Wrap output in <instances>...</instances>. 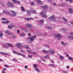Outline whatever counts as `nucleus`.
I'll return each instance as SVG.
<instances>
[{"label": "nucleus", "instance_id": "1", "mask_svg": "<svg viewBox=\"0 0 73 73\" xmlns=\"http://www.w3.org/2000/svg\"><path fill=\"white\" fill-rule=\"evenodd\" d=\"M7 5L9 8H13L15 7V5L13 3H11L10 2H8L7 3Z\"/></svg>", "mask_w": 73, "mask_h": 73}, {"label": "nucleus", "instance_id": "2", "mask_svg": "<svg viewBox=\"0 0 73 73\" xmlns=\"http://www.w3.org/2000/svg\"><path fill=\"white\" fill-rule=\"evenodd\" d=\"M11 12L9 13V14L11 16V17H15L16 16V13L15 11L11 10L10 11Z\"/></svg>", "mask_w": 73, "mask_h": 73}, {"label": "nucleus", "instance_id": "3", "mask_svg": "<svg viewBox=\"0 0 73 73\" xmlns=\"http://www.w3.org/2000/svg\"><path fill=\"white\" fill-rule=\"evenodd\" d=\"M40 15H42V16L43 17H44L45 18H46V12L44 11H42L40 13Z\"/></svg>", "mask_w": 73, "mask_h": 73}, {"label": "nucleus", "instance_id": "4", "mask_svg": "<svg viewBox=\"0 0 73 73\" xmlns=\"http://www.w3.org/2000/svg\"><path fill=\"white\" fill-rule=\"evenodd\" d=\"M54 35L55 36V37H57L58 40H60L61 39V37H62V36L60 34H56V33H54Z\"/></svg>", "mask_w": 73, "mask_h": 73}, {"label": "nucleus", "instance_id": "5", "mask_svg": "<svg viewBox=\"0 0 73 73\" xmlns=\"http://www.w3.org/2000/svg\"><path fill=\"white\" fill-rule=\"evenodd\" d=\"M21 45V44L20 43H17L16 45V46H17L18 48L21 49L23 48V47Z\"/></svg>", "mask_w": 73, "mask_h": 73}, {"label": "nucleus", "instance_id": "6", "mask_svg": "<svg viewBox=\"0 0 73 73\" xmlns=\"http://www.w3.org/2000/svg\"><path fill=\"white\" fill-rule=\"evenodd\" d=\"M0 54H2L3 56L4 55H6V56H10L11 54H8L7 53L3 52H0Z\"/></svg>", "mask_w": 73, "mask_h": 73}, {"label": "nucleus", "instance_id": "7", "mask_svg": "<svg viewBox=\"0 0 73 73\" xmlns=\"http://www.w3.org/2000/svg\"><path fill=\"white\" fill-rule=\"evenodd\" d=\"M20 28L21 29L23 30V31L25 32H29L28 30L27 29L23 28L22 27H20Z\"/></svg>", "mask_w": 73, "mask_h": 73}, {"label": "nucleus", "instance_id": "8", "mask_svg": "<svg viewBox=\"0 0 73 73\" xmlns=\"http://www.w3.org/2000/svg\"><path fill=\"white\" fill-rule=\"evenodd\" d=\"M3 13H4L5 14H7V15H9V12L7 10H5L4 11H3L2 12Z\"/></svg>", "mask_w": 73, "mask_h": 73}, {"label": "nucleus", "instance_id": "9", "mask_svg": "<svg viewBox=\"0 0 73 73\" xmlns=\"http://www.w3.org/2000/svg\"><path fill=\"white\" fill-rule=\"evenodd\" d=\"M49 52L51 54H54V51L52 49H50L49 50Z\"/></svg>", "mask_w": 73, "mask_h": 73}, {"label": "nucleus", "instance_id": "10", "mask_svg": "<svg viewBox=\"0 0 73 73\" xmlns=\"http://www.w3.org/2000/svg\"><path fill=\"white\" fill-rule=\"evenodd\" d=\"M31 15V11L28 10L27 11V15L28 16H30Z\"/></svg>", "mask_w": 73, "mask_h": 73}, {"label": "nucleus", "instance_id": "11", "mask_svg": "<svg viewBox=\"0 0 73 73\" xmlns=\"http://www.w3.org/2000/svg\"><path fill=\"white\" fill-rule=\"evenodd\" d=\"M36 35H38L39 36H41L42 35V33H40L39 32H36Z\"/></svg>", "mask_w": 73, "mask_h": 73}, {"label": "nucleus", "instance_id": "12", "mask_svg": "<svg viewBox=\"0 0 73 73\" xmlns=\"http://www.w3.org/2000/svg\"><path fill=\"white\" fill-rule=\"evenodd\" d=\"M17 54V55H18L19 56H23V57H25V55H24V54H23L21 53H20L18 52Z\"/></svg>", "mask_w": 73, "mask_h": 73}, {"label": "nucleus", "instance_id": "13", "mask_svg": "<svg viewBox=\"0 0 73 73\" xmlns=\"http://www.w3.org/2000/svg\"><path fill=\"white\" fill-rule=\"evenodd\" d=\"M39 23L41 24H43L44 23V19H41L39 21Z\"/></svg>", "mask_w": 73, "mask_h": 73}, {"label": "nucleus", "instance_id": "14", "mask_svg": "<svg viewBox=\"0 0 73 73\" xmlns=\"http://www.w3.org/2000/svg\"><path fill=\"white\" fill-rule=\"evenodd\" d=\"M41 8H43L44 9H45L46 8H48V6L46 5H44V6H42L41 7Z\"/></svg>", "mask_w": 73, "mask_h": 73}, {"label": "nucleus", "instance_id": "15", "mask_svg": "<svg viewBox=\"0 0 73 73\" xmlns=\"http://www.w3.org/2000/svg\"><path fill=\"white\" fill-rule=\"evenodd\" d=\"M3 46L4 47H5V48H8L9 47V46H8V45H7V44H4Z\"/></svg>", "mask_w": 73, "mask_h": 73}, {"label": "nucleus", "instance_id": "16", "mask_svg": "<svg viewBox=\"0 0 73 73\" xmlns=\"http://www.w3.org/2000/svg\"><path fill=\"white\" fill-rule=\"evenodd\" d=\"M26 27L31 28V27H32V25L28 23L26 25Z\"/></svg>", "mask_w": 73, "mask_h": 73}, {"label": "nucleus", "instance_id": "17", "mask_svg": "<svg viewBox=\"0 0 73 73\" xmlns=\"http://www.w3.org/2000/svg\"><path fill=\"white\" fill-rule=\"evenodd\" d=\"M69 11L70 12V13H72L73 12V9H72V8H70L69 9Z\"/></svg>", "mask_w": 73, "mask_h": 73}, {"label": "nucleus", "instance_id": "18", "mask_svg": "<svg viewBox=\"0 0 73 73\" xmlns=\"http://www.w3.org/2000/svg\"><path fill=\"white\" fill-rule=\"evenodd\" d=\"M25 36V33H24L20 35V36L21 37H24Z\"/></svg>", "mask_w": 73, "mask_h": 73}, {"label": "nucleus", "instance_id": "19", "mask_svg": "<svg viewBox=\"0 0 73 73\" xmlns=\"http://www.w3.org/2000/svg\"><path fill=\"white\" fill-rule=\"evenodd\" d=\"M68 38L69 39H70V40H73V36H68Z\"/></svg>", "mask_w": 73, "mask_h": 73}, {"label": "nucleus", "instance_id": "20", "mask_svg": "<svg viewBox=\"0 0 73 73\" xmlns=\"http://www.w3.org/2000/svg\"><path fill=\"white\" fill-rule=\"evenodd\" d=\"M61 31H63L64 32H66L67 31V29L66 28H62L61 29Z\"/></svg>", "mask_w": 73, "mask_h": 73}, {"label": "nucleus", "instance_id": "21", "mask_svg": "<svg viewBox=\"0 0 73 73\" xmlns=\"http://www.w3.org/2000/svg\"><path fill=\"white\" fill-rule=\"evenodd\" d=\"M35 70L37 72H38V73H40V72H41V71L38 69V68H36Z\"/></svg>", "mask_w": 73, "mask_h": 73}, {"label": "nucleus", "instance_id": "22", "mask_svg": "<svg viewBox=\"0 0 73 73\" xmlns=\"http://www.w3.org/2000/svg\"><path fill=\"white\" fill-rule=\"evenodd\" d=\"M61 44L62 45H64V46H65L66 45H67V44L65 42H64L63 41H62L61 42Z\"/></svg>", "mask_w": 73, "mask_h": 73}, {"label": "nucleus", "instance_id": "23", "mask_svg": "<svg viewBox=\"0 0 73 73\" xmlns=\"http://www.w3.org/2000/svg\"><path fill=\"white\" fill-rule=\"evenodd\" d=\"M31 19V18H25V20L26 21H30Z\"/></svg>", "mask_w": 73, "mask_h": 73}, {"label": "nucleus", "instance_id": "24", "mask_svg": "<svg viewBox=\"0 0 73 73\" xmlns=\"http://www.w3.org/2000/svg\"><path fill=\"white\" fill-rule=\"evenodd\" d=\"M31 12H32L33 13L36 14V13H36V11L35 10H31Z\"/></svg>", "mask_w": 73, "mask_h": 73}, {"label": "nucleus", "instance_id": "25", "mask_svg": "<svg viewBox=\"0 0 73 73\" xmlns=\"http://www.w3.org/2000/svg\"><path fill=\"white\" fill-rule=\"evenodd\" d=\"M13 27V25H11V26L10 25H9L8 26V28H9V29H12Z\"/></svg>", "mask_w": 73, "mask_h": 73}, {"label": "nucleus", "instance_id": "26", "mask_svg": "<svg viewBox=\"0 0 73 73\" xmlns=\"http://www.w3.org/2000/svg\"><path fill=\"white\" fill-rule=\"evenodd\" d=\"M59 5L60 7H64L65 5L64 3H61Z\"/></svg>", "mask_w": 73, "mask_h": 73}, {"label": "nucleus", "instance_id": "27", "mask_svg": "<svg viewBox=\"0 0 73 73\" xmlns=\"http://www.w3.org/2000/svg\"><path fill=\"white\" fill-rule=\"evenodd\" d=\"M12 36L11 37V38H15V34L13 33L12 34Z\"/></svg>", "mask_w": 73, "mask_h": 73}, {"label": "nucleus", "instance_id": "28", "mask_svg": "<svg viewBox=\"0 0 73 73\" xmlns=\"http://www.w3.org/2000/svg\"><path fill=\"white\" fill-rule=\"evenodd\" d=\"M45 27L46 28H47V29H52V28L50 27H49L48 26H45Z\"/></svg>", "mask_w": 73, "mask_h": 73}, {"label": "nucleus", "instance_id": "29", "mask_svg": "<svg viewBox=\"0 0 73 73\" xmlns=\"http://www.w3.org/2000/svg\"><path fill=\"white\" fill-rule=\"evenodd\" d=\"M7 44L9 46H10L11 47H13V45L10 43H8Z\"/></svg>", "mask_w": 73, "mask_h": 73}, {"label": "nucleus", "instance_id": "30", "mask_svg": "<svg viewBox=\"0 0 73 73\" xmlns=\"http://www.w3.org/2000/svg\"><path fill=\"white\" fill-rule=\"evenodd\" d=\"M50 17L52 19H53L54 17H55V16L54 15H52L51 16H50Z\"/></svg>", "mask_w": 73, "mask_h": 73}, {"label": "nucleus", "instance_id": "31", "mask_svg": "<svg viewBox=\"0 0 73 73\" xmlns=\"http://www.w3.org/2000/svg\"><path fill=\"white\" fill-rule=\"evenodd\" d=\"M25 48H26V49H30V48L29 47V46H24Z\"/></svg>", "mask_w": 73, "mask_h": 73}, {"label": "nucleus", "instance_id": "32", "mask_svg": "<svg viewBox=\"0 0 73 73\" xmlns=\"http://www.w3.org/2000/svg\"><path fill=\"white\" fill-rule=\"evenodd\" d=\"M21 10H22V11L24 12V11H25V9H24V7H21Z\"/></svg>", "mask_w": 73, "mask_h": 73}, {"label": "nucleus", "instance_id": "33", "mask_svg": "<svg viewBox=\"0 0 73 73\" xmlns=\"http://www.w3.org/2000/svg\"><path fill=\"white\" fill-rule=\"evenodd\" d=\"M0 4L1 5H4V3L3 1H0Z\"/></svg>", "mask_w": 73, "mask_h": 73}, {"label": "nucleus", "instance_id": "34", "mask_svg": "<svg viewBox=\"0 0 73 73\" xmlns=\"http://www.w3.org/2000/svg\"><path fill=\"white\" fill-rule=\"evenodd\" d=\"M43 52H44V53H48V51H46V50H43Z\"/></svg>", "mask_w": 73, "mask_h": 73}, {"label": "nucleus", "instance_id": "35", "mask_svg": "<svg viewBox=\"0 0 73 73\" xmlns=\"http://www.w3.org/2000/svg\"><path fill=\"white\" fill-rule=\"evenodd\" d=\"M49 66H51V67L54 66L55 65L53 64H49Z\"/></svg>", "mask_w": 73, "mask_h": 73}, {"label": "nucleus", "instance_id": "36", "mask_svg": "<svg viewBox=\"0 0 73 73\" xmlns=\"http://www.w3.org/2000/svg\"><path fill=\"white\" fill-rule=\"evenodd\" d=\"M48 2H49L50 3H52V1L53 0H47Z\"/></svg>", "mask_w": 73, "mask_h": 73}, {"label": "nucleus", "instance_id": "37", "mask_svg": "<svg viewBox=\"0 0 73 73\" xmlns=\"http://www.w3.org/2000/svg\"><path fill=\"white\" fill-rule=\"evenodd\" d=\"M27 52H28V53H32V52H31V51L30 50H27Z\"/></svg>", "mask_w": 73, "mask_h": 73}, {"label": "nucleus", "instance_id": "38", "mask_svg": "<svg viewBox=\"0 0 73 73\" xmlns=\"http://www.w3.org/2000/svg\"><path fill=\"white\" fill-rule=\"evenodd\" d=\"M62 19L63 20H64V21H67V19H66V18H65L64 17L62 18Z\"/></svg>", "mask_w": 73, "mask_h": 73}, {"label": "nucleus", "instance_id": "39", "mask_svg": "<svg viewBox=\"0 0 73 73\" xmlns=\"http://www.w3.org/2000/svg\"><path fill=\"white\" fill-rule=\"evenodd\" d=\"M17 1L16 0H13L12 1V2L13 3H15V4H16V3Z\"/></svg>", "mask_w": 73, "mask_h": 73}, {"label": "nucleus", "instance_id": "40", "mask_svg": "<svg viewBox=\"0 0 73 73\" xmlns=\"http://www.w3.org/2000/svg\"><path fill=\"white\" fill-rule=\"evenodd\" d=\"M44 46H46V47H47V48H49V45L46 44H44Z\"/></svg>", "mask_w": 73, "mask_h": 73}, {"label": "nucleus", "instance_id": "41", "mask_svg": "<svg viewBox=\"0 0 73 73\" xmlns=\"http://www.w3.org/2000/svg\"><path fill=\"white\" fill-rule=\"evenodd\" d=\"M69 59L70 60H73V58L70 56H69L68 57Z\"/></svg>", "mask_w": 73, "mask_h": 73}, {"label": "nucleus", "instance_id": "42", "mask_svg": "<svg viewBox=\"0 0 73 73\" xmlns=\"http://www.w3.org/2000/svg\"><path fill=\"white\" fill-rule=\"evenodd\" d=\"M13 53H14L15 54H17V52H16V51L15 50H13Z\"/></svg>", "mask_w": 73, "mask_h": 73}, {"label": "nucleus", "instance_id": "43", "mask_svg": "<svg viewBox=\"0 0 73 73\" xmlns=\"http://www.w3.org/2000/svg\"><path fill=\"white\" fill-rule=\"evenodd\" d=\"M31 5H35V2H32L31 3Z\"/></svg>", "mask_w": 73, "mask_h": 73}, {"label": "nucleus", "instance_id": "44", "mask_svg": "<svg viewBox=\"0 0 73 73\" xmlns=\"http://www.w3.org/2000/svg\"><path fill=\"white\" fill-rule=\"evenodd\" d=\"M3 33L0 34V37L1 38H2V37H3Z\"/></svg>", "mask_w": 73, "mask_h": 73}, {"label": "nucleus", "instance_id": "45", "mask_svg": "<svg viewBox=\"0 0 73 73\" xmlns=\"http://www.w3.org/2000/svg\"><path fill=\"white\" fill-rule=\"evenodd\" d=\"M13 33H9H9H8V35H12L13 34Z\"/></svg>", "mask_w": 73, "mask_h": 73}, {"label": "nucleus", "instance_id": "46", "mask_svg": "<svg viewBox=\"0 0 73 73\" xmlns=\"http://www.w3.org/2000/svg\"><path fill=\"white\" fill-rule=\"evenodd\" d=\"M68 1L70 3H73V0H68Z\"/></svg>", "mask_w": 73, "mask_h": 73}, {"label": "nucleus", "instance_id": "47", "mask_svg": "<svg viewBox=\"0 0 73 73\" xmlns=\"http://www.w3.org/2000/svg\"><path fill=\"white\" fill-rule=\"evenodd\" d=\"M48 19H49V20L50 21H52L53 20L52 18H50H50H48Z\"/></svg>", "mask_w": 73, "mask_h": 73}, {"label": "nucleus", "instance_id": "48", "mask_svg": "<svg viewBox=\"0 0 73 73\" xmlns=\"http://www.w3.org/2000/svg\"><path fill=\"white\" fill-rule=\"evenodd\" d=\"M5 33H8L9 32V31H8V30H6V31H5Z\"/></svg>", "mask_w": 73, "mask_h": 73}, {"label": "nucleus", "instance_id": "49", "mask_svg": "<svg viewBox=\"0 0 73 73\" xmlns=\"http://www.w3.org/2000/svg\"><path fill=\"white\" fill-rule=\"evenodd\" d=\"M30 40L31 41H33L34 40V38H30Z\"/></svg>", "mask_w": 73, "mask_h": 73}, {"label": "nucleus", "instance_id": "50", "mask_svg": "<svg viewBox=\"0 0 73 73\" xmlns=\"http://www.w3.org/2000/svg\"><path fill=\"white\" fill-rule=\"evenodd\" d=\"M57 5V4L56 3H55V2L53 3V5Z\"/></svg>", "mask_w": 73, "mask_h": 73}, {"label": "nucleus", "instance_id": "51", "mask_svg": "<svg viewBox=\"0 0 73 73\" xmlns=\"http://www.w3.org/2000/svg\"><path fill=\"white\" fill-rule=\"evenodd\" d=\"M16 3H17V4H20V1H17Z\"/></svg>", "mask_w": 73, "mask_h": 73}, {"label": "nucleus", "instance_id": "52", "mask_svg": "<svg viewBox=\"0 0 73 73\" xmlns=\"http://www.w3.org/2000/svg\"><path fill=\"white\" fill-rule=\"evenodd\" d=\"M44 58H49V56L46 55L44 57Z\"/></svg>", "mask_w": 73, "mask_h": 73}, {"label": "nucleus", "instance_id": "53", "mask_svg": "<svg viewBox=\"0 0 73 73\" xmlns=\"http://www.w3.org/2000/svg\"><path fill=\"white\" fill-rule=\"evenodd\" d=\"M13 61H16V62H17V60H16V59L15 58H13Z\"/></svg>", "mask_w": 73, "mask_h": 73}, {"label": "nucleus", "instance_id": "54", "mask_svg": "<svg viewBox=\"0 0 73 73\" xmlns=\"http://www.w3.org/2000/svg\"><path fill=\"white\" fill-rule=\"evenodd\" d=\"M4 65L6 68H9V66H8L7 65H5V64H4Z\"/></svg>", "mask_w": 73, "mask_h": 73}, {"label": "nucleus", "instance_id": "55", "mask_svg": "<svg viewBox=\"0 0 73 73\" xmlns=\"http://www.w3.org/2000/svg\"><path fill=\"white\" fill-rule=\"evenodd\" d=\"M70 35H73V32H71L70 33Z\"/></svg>", "mask_w": 73, "mask_h": 73}, {"label": "nucleus", "instance_id": "56", "mask_svg": "<svg viewBox=\"0 0 73 73\" xmlns=\"http://www.w3.org/2000/svg\"><path fill=\"white\" fill-rule=\"evenodd\" d=\"M57 20H56V19L55 18H54L53 19V21H55V22H56V21Z\"/></svg>", "mask_w": 73, "mask_h": 73}, {"label": "nucleus", "instance_id": "57", "mask_svg": "<svg viewBox=\"0 0 73 73\" xmlns=\"http://www.w3.org/2000/svg\"><path fill=\"white\" fill-rule=\"evenodd\" d=\"M10 23V21H7L6 22V24H8V23Z\"/></svg>", "mask_w": 73, "mask_h": 73}, {"label": "nucleus", "instance_id": "58", "mask_svg": "<svg viewBox=\"0 0 73 73\" xmlns=\"http://www.w3.org/2000/svg\"><path fill=\"white\" fill-rule=\"evenodd\" d=\"M28 36H31V33H28Z\"/></svg>", "mask_w": 73, "mask_h": 73}, {"label": "nucleus", "instance_id": "59", "mask_svg": "<svg viewBox=\"0 0 73 73\" xmlns=\"http://www.w3.org/2000/svg\"><path fill=\"white\" fill-rule=\"evenodd\" d=\"M66 68L68 69H69V66H67L66 67Z\"/></svg>", "mask_w": 73, "mask_h": 73}, {"label": "nucleus", "instance_id": "60", "mask_svg": "<svg viewBox=\"0 0 73 73\" xmlns=\"http://www.w3.org/2000/svg\"><path fill=\"white\" fill-rule=\"evenodd\" d=\"M33 67L34 68H36V67H37V66H36V64H33Z\"/></svg>", "mask_w": 73, "mask_h": 73}, {"label": "nucleus", "instance_id": "61", "mask_svg": "<svg viewBox=\"0 0 73 73\" xmlns=\"http://www.w3.org/2000/svg\"><path fill=\"white\" fill-rule=\"evenodd\" d=\"M60 57L61 58V59H63V56H60Z\"/></svg>", "mask_w": 73, "mask_h": 73}, {"label": "nucleus", "instance_id": "62", "mask_svg": "<svg viewBox=\"0 0 73 73\" xmlns=\"http://www.w3.org/2000/svg\"><path fill=\"white\" fill-rule=\"evenodd\" d=\"M2 20H6V19L5 18H2Z\"/></svg>", "mask_w": 73, "mask_h": 73}, {"label": "nucleus", "instance_id": "63", "mask_svg": "<svg viewBox=\"0 0 73 73\" xmlns=\"http://www.w3.org/2000/svg\"><path fill=\"white\" fill-rule=\"evenodd\" d=\"M17 33H20V31L19 30H17Z\"/></svg>", "mask_w": 73, "mask_h": 73}, {"label": "nucleus", "instance_id": "64", "mask_svg": "<svg viewBox=\"0 0 73 73\" xmlns=\"http://www.w3.org/2000/svg\"><path fill=\"white\" fill-rule=\"evenodd\" d=\"M28 57H29V58H32V56H31V55H28Z\"/></svg>", "mask_w": 73, "mask_h": 73}]
</instances>
